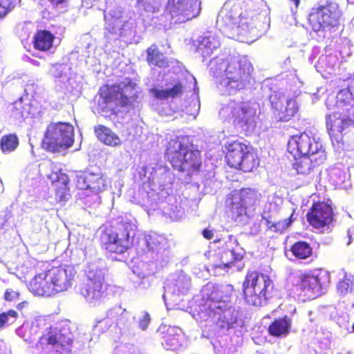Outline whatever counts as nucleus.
I'll use <instances>...</instances> for the list:
<instances>
[{
  "mask_svg": "<svg viewBox=\"0 0 354 354\" xmlns=\"http://www.w3.org/2000/svg\"><path fill=\"white\" fill-rule=\"evenodd\" d=\"M165 157L174 170L187 177L191 178L202 171V153L187 136L170 139L166 146Z\"/></svg>",
  "mask_w": 354,
  "mask_h": 354,
  "instance_id": "obj_1",
  "label": "nucleus"
},
{
  "mask_svg": "<svg viewBox=\"0 0 354 354\" xmlns=\"http://www.w3.org/2000/svg\"><path fill=\"white\" fill-rule=\"evenodd\" d=\"M76 272L70 265L53 266L46 271L36 274L28 286L35 295L51 297L71 288Z\"/></svg>",
  "mask_w": 354,
  "mask_h": 354,
  "instance_id": "obj_2",
  "label": "nucleus"
},
{
  "mask_svg": "<svg viewBox=\"0 0 354 354\" xmlns=\"http://www.w3.org/2000/svg\"><path fill=\"white\" fill-rule=\"evenodd\" d=\"M130 221H121L115 225L100 232L99 243L105 253L113 259L125 253L131 248L130 232L133 230Z\"/></svg>",
  "mask_w": 354,
  "mask_h": 354,
  "instance_id": "obj_3",
  "label": "nucleus"
},
{
  "mask_svg": "<svg viewBox=\"0 0 354 354\" xmlns=\"http://www.w3.org/2000/svg\"><path fill=\"white\" fill-rule=\"evenodd\" d=\"M325 124L333 145H343L345 137L354 127V106L337 102L334 111L326 115Z\"/></svg>",
  "mask_w": 354,
  "mask_h": 354,
  "instance_id": "obj_4",
  "label": "nucleus"
},
{
  "mask_svg": "<svg viewBox=\"0 0 354 354\" xmlns=\"http://www.w3.org/2000/svg\"><path fill=\"white\" fill-rule=\"evenodd\" d=\"M225 160L228 167L245 173L253 172L260 164V158L253 147L239 140L224 145Z\"/></svg>",
  "mask_w": 354,
  "mask_h": 354,
  "instance_id": "obj_5",
  "label": "nucleus"
},
{
  "mask_svg": "<svg viewBox=\"0 0 354 354\" xmlns=\"http://www.w3.org/2000/svg\"><path fill=\"white\" fill-rule=\"evenodd\" d=\"M295 286L297 291L308 299L324 294L330 283L329 272L322 268L299 270L295 277Z\"/></svg>",
  "mask_w": 354,
  "mask_h": 354,
  "instance_id": "obj_6",
  "label": "nucleus"
},
{
  "mask_svg": "<svg viewBox=\"0 0 354 354\" xmlns=\"http://www.w3.org/2000/svg\"><path fill=\"white\" fill-rule=\"evenodd\" d=\"M272 285L269 276L255 270L248 271L243 282L245 302L254 306H263L268 302V289Z\"/></svg>",
  "mask_w": 354,
  "mask_h": 354,
  "instance_id": "obj_7",
  "label": "nucleus"
},
{
  "mask_svg": "<svg viewBox=\"0 0 354 354\" xmlns=\"http://www.w3.org/2000/svg\"><path fill=\"white\" fill-rule=\"evenodd\" d=\"M253 66L248 59L233 56L227 59L223 83L230 90L244 89L252 79Z\"/></svg>",
  "mask_w": 354,
  "mask_h": 354,
  "instance_id": "obj_8",
  "label": "nucleus"
},
{
  "mask_svg": "<svg viewBox=\"0 0 354 354\" xmlns=\"http://www.w3.org/2000/svg\"><path fill=\"white\" fill-rule=\"evenodd\" d=\"M74 143V127L68 122L49 124L46 129L42 145L47 151L57 152L71 147Z\"/></svg>",
  "mask_w": 354,
  "mask_h": 354,
  "instance_id": "obj_9",
  "label": "nucleus"
},
{
  "mask_svg": "<svg viewBox=\"0 0 354 354\" xmlns=\"http://www.w3.org/2000/svg\"><path fill=\"white\" fill-rule=\"evenodd\" d=\"M260 197L257 191L251 188L234 189L227 195L225 204L232 216L237 218L245 215L248 207L256 205Z\"/></svg>",
  "mask_w": 354,
  "mask_h": 354,
  "instance_id": "obj_10",
  "label": "nucleus"
},
{
  "mask_svg": "<svg viewBox=\"0 0 354 354\" xmlns=\"http://www.w3.org/2000/svg\"><path fill=\"white\" fill-rule=\"evenodd\" d=\"M341 12L337 3L327 2L315 8L308 17V21L313 30L318 32L339 25Z\"/></svg>",
  "mask_w": 354,
  "mask_h": 354,
  "instance_id": "obj_11",
  "label": "nucleus"
},
{
  "mask_svg": "<svg viewBox=\"0 0 354 354\" xmlns=\"http://www.w3.org/2000/svg\"><path fill=\"white\" fill-rule=\"evenodd\" d=\"M234 128L248 136L256 127V111L245 102H239L230 107V118Z\"/></svg>",
  "mask_w": 354,
  "mask_h": 354,
  "instance_id": "obj_12",
  "label": "nucleus"
},
{
  "mask_svg": "<svg viewBox=\"0 0 354 354\" xmlns=\"http://www.w3.org/2000/svg\"><path fill=\"white\" fill-rule=\"evenodd\" d=\"M200 10L198 0H168L165 13L175 23H183L197 17Z\"/></svg>",
  "mask_w": 354,
  "mask_h": 354,
  "instance_id": "obj_13",
  "label": "nucleus"
},
{
  "mask_svg": "<svg viewBox=\"0 0 354 354\" xmlns=\"http://www.w3.org/2000/svg\"><path fill=\"white\" fill-rule=\"evenodd\" d=\"M334 217L331 203L324 201L313 203L306 214L308 223L317 230L329 227L333 223Z\"/></svg>",
  "mask_w": 354,
  "mask_h": 354,
  "instance_id": "obj_14",
  "label": "nucleus"
},
{
  "mask_svg": "<svg viewBox=\"0 0 354 354\" xmlns=\"http://www.w3.org/2000/svg\"><path fill=\"white\" fill-rule=\"evenodd\" d=\"M288 151L295 158L301 155H308L325 151L322 145L306 133L292 136L288 142Z\"/></svg>",
  "mask_w": 354,
  "mask_h": 354,
  "instance_id": "obj_15",
  "label": "nucleus"
},
{
  "mask_svg": "<svg viewBox=\"0 0 354 354\" xmlns=\"http://www.w3.org/2000/svg\"><path fill=\"white\" fill-rule=\"evenodd\" d=\"M157 337L166 350L176 351L183 346L185 337L178 327L161 324L156 330Z\"/></svg>",
  "mask_w": 354,
  "mask_h": 354,
  "instance_id": "obj_16",
  "label": "nucleus"
},
{
  "mask_svg": "<svg viewBox=\"0 0 354 354\" xmlns=\"http://www.w3.org/2000/svg\"><path fill=\"white\" fill-rule=\"evenodd\" d=\"M326 160V151L297 156L295 158L294 167L297 172L302 175H309L319 171L321 165L324 164Z\"/></svg>",
  "mask_w": 354,
  "mask_h": 354,
  "instance_id": "obj_17",
  "label": "nucleus"
},
{
  "mask_svg": "<svg viewBox=\"0 0 354 354\" xmlns=\"http://www.w3.org/2000/svg\"><path fill=\"white\" fill-rule=\"evenodd\" d=\"M76 186L79 189L98 192L104 190L106 185L100 174L84 171L76 176Z\"/></svg>",
  "mask_w": 354,
  "mask_h": 354,
  "instance_id": "obj_18",
  "label": "nucleus"
},
{
  "mask_svg": "<svg viewBox=\"0 0 354 354\" xmlns=\"http://www.w3.org/2000/svg\"><path fill=\"white\" fill-rule=\"evenodd\" d=\"M239 5L234 4L230 10L226 11L223 15L219 16V20L225 26L232 29L234 28H248L250 19L248 17L242 16L240 12Z\"/></svg>",
  "mask_w": 354,
  "mask_h": 354,
  "instance_id": "obj_19",
  "label": "nucleus"
},
{
  "mask_svg": "<svg viewBox=\"0 0 354 354\" xmlns=\"http://www.w3.org/2000/svg\"><path fill=\"white\" fill-rule=\"evenodd\" d=\"M214 316H217L216 324L221 328L230 329L233 328L237 321L235 310L232 308H222L219 305L212 308Z\"/></svg>",
  "mask_w": 354,
  "mask_h": 354,
  "instance_id": "obj_20",
  "label": "nucleus"
},
{
  "mask_svg": "<svg viewBox=\"0 0 354 354\" xmlns=\"http://www.w3.org/2000/svg\"><path fill=\"white\" fill-rule=\"evenodd\" d=\"M104 277L98 275L93 278H88L86 283L81 288V293L88 299H97L102 296L103 290Z\"/></svg>",
  "mask_w": 354,
  "mask_h": 354,
  "instance_id": "obj_21",
  "label": "nucleus"
},
{
  "mask_svg": "<svg viewBox=\"0 0 354 354\" xmlns=\"http://www.w3.org/2000/svg\"><path fill=\"white\" fill-rule=\"evenodd\" d=\"M292 326V319L288 315L274 319L268 326V332L275 337L287 336Z\"/></svg>",
  "mask_w": 354,
  "mask_h": 354,
  "instance_id": "obj_22",
  "label": "nucleus"
},
{
  "mask_svg": "<svg viewBox=\"0 0 354 354\" xmlns=\"http://www.w3.org/2000/svg\"><path fill=\"white\" fill-rule=\"evenodd\" d=\"M94 133L97 140L105 145L118 147L122 145L120 138L109 127L102 124L94 127Z\"/></svg>",
  "mask_w": 354,
  "mask_h": 354,
  "instance_id": "obj_23",
  "label": "nucleus"
},
{
  "mask_svg": "<svg viewBox=\"0 0 354 354\" xmlns=\"http://www.w3.org/2000/svg\"><path fill=\"white\" fill-rule=\"evenodd\" d=\"M146 53V61L149 66L158 67L160 68H165L169 66V59L160 50L157 44H151L149 48H147Z\"/></svg>",
  "mask_w": 354,
  "mask_h": 354,
  "instance_id": "obj_24",
  "label": "nucleus"
},
{
  "mask_svg": "<svg viewBox=\"0 0 354 354\" xmlns=\"http://www.w3.org/2000/svg\"><path fill=\"white\" fill-rule=\"evenodd\" d=\"M136 86V84L131 80H129L127 83H124L120 89L118 100H116L117 105L121 107L131 106L137 97L136 94L133 92Z\"/></svg>",
  "mask_w": 354,
  "mask_h": 354,
  "instance_id": "obj_25",
  "label": "nucleus"
},
{
  "mask_svg": "<svg viewBox=\"0 0 354 354\" xmlns=\"http://www.w3.org/2000/svg\"><path fill=\"white\" fill-rule=\"evenodd\" d=\"M55 36L48 30H39L36 32L33 38V46L39 51H47L53 47Z\"/></svg>",
  "mask_w": 354,
  "mask_h": 354,
  "instance_id": "obj_26",
  "label": "nucleus"
},
{
  "mask_svg": "<svg viewBox=\"0 0 354 354\" xmlns=\"http://www.w3.org/2000/svg\"><path fill=\"white\" fill-rule=\"evenodd\" d=\"M290 252L299 260H306L313 254V249L311 245L305 241L295 242L290 246Z\"/></svg>",
  "mask_w": 354,
  "mask_h": 354,
  "instance_id": "obj_27",
  "label": "nucleus"
},
{
  "mask_svg": "<svg viewBox=\"0 0 354 354\" xmlns=\"http://www.w3.org/2000/svg\"><path fill=\"white\" fill-rule=\"evenodd\" d=\"M183 92V86L180 81L176 82L170 88L158 89L153 88L151 90V93L158 100L174 99L182 95Z\"/></svg>",
  "mask_w": 354,
  "mask_h": 354,
  "instance_id": "obj_28",
  "label": "nucleus"
},
{
  "mask_svg": "<svg viewBox=\"0 0 354 354\" xmlns=\"http://www.w3.org/2000/svg\"><path fill=\"white\" fill-rule=\"evenodd\" d=\"M121 88L118 84H104L100 88L98 93L104 103L109 104L118 100Z\"/></svg>",
  "mask_w": 354,
  "mask_h": 354,
  "instance_id": "obj_29",
  "label": "nucleus"
},
{
  "mask_svg": "<svg viewBox=\"0 0 354 354\" xmlns=\"http://www.w3.org/2000/svg\"><path fill=\"white\" fill-rule=\"evenodd\" d=\"M19 141L16 133L3 135L0 140V149L3 153L14 151L19 146Z\"/></svg>",
  "mask_w": 354,
  "mask_h": 354,
  "instance_id": "obj_30",
  "label": "nucleus"
},
{
  "mask_svg": "<svg viewBox=\"0 0 354 354\" xmlns=\"http://www.w3.org/2000/svg\"><path fill=\"white\" fill-rule=\"evenodd\" d=\"M337 292L341 296H345L354 290V277L352 274H344L342 279L336 285Z\"/></svg>",
  "mask_w": 354,
  "mask_h": 354,
  "instance_id": "obj_31",
  "label": "nucleus"
},
{
  "mask_svg": "<svg viewBox=\"0 0 354 354\" xmlns=\"http://www.w3.org/2000/svg\"><path fill=\"white\" fill-rule=\"evenodd\" d=\"M286 106L278 113L280 120L288 122L298 112V106L296 100L293 99L286 100Z\"/></svg>",
  "mask_w": 354,
  "mask_h": 354,
  "instance_id": "obj_32",
  "label": "nucleus"
},
{
  "mask_svg": "<svg viewBox=\"0 0 354 354\" xmlns=\"http://www.w3.org/2000/svg\"><path fill=\"white\" fill-rule=\"evenodd\" d=\"M44 165L47 171H48L46 176L53 183L57 182L61 179L64 180V178L66 177V176L62 172V169L57 163L48 160Z\"/></svg>",
  "mask_w": 354,
  "mask_h": 354,
  "instance_id": "obj_33",
  "label": "nucleus"
},
{
  "mask_svg": "<svg viewBox=\"0 0 354 354\" xmlns=\"http://www.w3.org/2000/svg\"><path fill=\"white\" fill-rule=\"evenodd\" d=\"M207 290V298L208 300L220 303L221 301H225L226 299L225 297L222 295L223 290L215 285L207 286L206 287Z\"/></svg>",
  "mask_w": 354,
  "mask_h": 354,
  "instance_id": "obj_34",
  "label": "nucleus"
},
{
  "mask_svg": "<svg viewBox=\"0 0 354 354\" xmlns=\"http://www.w3.org/2000/svg\"><path fill=\"white\" fill-rule=\"evenodd\" d=\"M292 216H293V213H292L291 215L288 218H287L284 220L279 221L277 222L274 223V224H272V225H270V231H271L272 232H276V233L283 232L286 230H287L290 226V225L295 220L292 218Z\"/></svg>",
  "mask_w": 354,
  "mask_h": 354,
  "instance_id": "obj_35",
  "label": "nucleus"
},
{
  "mask_svg": "<svg viewBox=\"0 0 354 354\" xmlns=\"http://www.w3.org/2000/svg\"><path fill=\"white\" fill-rule=\"evenodd\" d=\"M234 255L233 250L230 251H225L222 252L221 255V263L218 264L213 265V267L216 268H228L232 267V266L234 264V263L236 261L241 260L243 258V256L241 255H236L234 257V260L232 261H227L225 260H223L224 258H227L228 256H232Z\"/></svg>",
  "mask_w": 354,
  "mask_h": 354,
  "instance_id": "obj_36",
  "label": "nucleus"
},
{
  "mask_svg": "<svg viewBox=\"0 0 354 354\" xmlns=\"http://www.w3.org/2000/svg\"><path fill=\"white\" fill-rule=\"evenodd\" d=\"M287 100L284 95L274 92L272 93L269 97V101L271 104L272 108L276 111L279 113L280 111L283 108V102Z\"/></svg>",
  "mask_w": 354,
  "mask_h": 354,
  "instance_id": "obj_37",
  "label": "nucleus"
},
{
  "mask_svg": "<svg viewBox=\"0 0 354 354\" xmlns=\"http://www.w3.org/2000/svg\"><path fill=\"white\" fill-rule=\"evenodd\" d=\"M17 317L18 314L14 310L0 314V328L3 327L6 324L13 323Z\"/></svg>",
  "mask_w": 354,
  "mask_h": 354,
  "instance_id": "obj_38",
  "label": "nucleus"
},
{
  "mask_svg": "<svg viewBox=\"0 0 354 354\" xmlns=\"http://www.w3.org/2000/svg\"><path fill=\"white\" fill-rule=\"evenodd\" d=\"M71 344V341H68L66 344H63L61 341L54 348H50L48 351V353L49 354H70L71 353V349H70Z\"/></svg>",
  "mask_w": 354,
  "mask_h": 354,
  "instance_id": "obj_39",
  "label": "nucleus"
},
{
  "mask_svg": "<svg viewBox=\"0 0 354 354\" xmlns=\"http://www.w3.org/2000/svg\"><path fill=\"white\" fill-rule=\"evenodd\" d=\"M14 8L13 0H0V17H5Z\"/></svg>",
  "mask_w": 354,
  "mask_h": 354,
  "instance_id": "obj_40",
  "label": "nucleus"
},
{
  "mask_svg": "<svg viewBox=\"0 0 354 354\" xmlns=\"http://www.w3.org/2000/svg\"><path fill=\"white\" fill-rule=\"evenodd\" d=\"M18 292L12 289H7L4 293V299L7 301H11L18 298Z\"/></svg>",
  "mask_w": 354,
  "mask_h": 354,
  "instance_id": "obj_41",
  "label": "nucleus"
},
{
  "mask_svg": "<svg viewBox=\"0 0 354 354\" xmlns=\"http://www.w3.org/2000/svg\"><path fill=\"white\" fill-rule=\"evenodd\" d=\"M150 316L148 313H145L139 320V327L142 330H146L150 322Z\"/></svg>",
  "mask_w": 354,
  "mask_h": 354,
  "instance_id": "obj_42",
  "label": "nucleus"
},
{
  "mask_svg": "<svg viewBox=\"0 0 354 354\" xmlns=\"http://www.w3.org/2000/svg\"><path fill=\"white\" fill-rule=\"evenodd\" d=\"M61 341V337H57L56 335H50L47 339L48 344L51 345V348H54Z\"/></svg>",
  "mask_w": 354,
  "mask_h": 354,
  "instance_id": "obj_43",
  "label": "nucleus"
},
{
  "mask_svg": "<svg viewBox=\"0 0 354 354\" xmlns=\"http://www.w3.org/2000/svg\"><path fill=\"white\" fill-rule=\"evenodd\" d=\"M203 236L207 240H210L213 238L214 234L212 230L205 229L203 230Z\"/></svg>",
  "mask_w": 354,
  "mask_h": 354,
  "instance_id": "obj_44",
  "label": "nucleus"
},
{
  "mask_svg": "<svg viewBox=\"0 0 354 354\" xmlns=\"http://www.w3.org/2000/svg\"><path fill=\"white\" fill-rule=\"evenodd\" d=\"M68 1V0H48V1L55 8L58 7L59 5H62L64 3H66Z\"/></svg>",
  "mask_w": 354,
  "mask_h": 354,
  "instance_id": "obj_45",
  "label": "nucleus"
},
{
  "mask_svg": "<svg viewBox=\"0 0 354 354\" xmlns=\"http://www.w3.org/2000/svg\"><path fill=\"white\" fill-rule=\"evenodd\" d=\"M272 224H274V223L270 221L268 218H266V225L268 230H270V227L272 225Z\"/></svg>",
  "mask_w": 354,
  "mask_h": 354,
  "instance_id": "obj_46",
  "label": "nucleus"
},
{
  "mask_svg": "<svg viewBox=\"0 0 354 354\" xmlns=\"http://www.w3.org/2000/svg\"><path fill=\"white\" fill-rule=\"evenodd\" d=\"M290 1H292L296 8H297L300 3V0H290Z\"/></svg>",
  "mask_w": 354,
  "mask_h": 354,
  "instance_id": "obj_47",
  "label": "nucleus"
},
{
  "mask_svg": "<svg viewBox=\"0 0 354 354\" xmlns=\"http://www.w3.org/2000/svg\"><path fill=\"white\" fill-rule=\"evenodd\" d=\"M351 330H352L353 333H354V322L352 324Z\"/></svg>",
  "mask_w": 354,
  "mask_h": 354,
  "instance_id": "obj_48",
  "label": "nucleus"
},
{
  "mask_svg": "<svg viewBox=\"0 0 354 354\" xmlns=\"http://www.w3.org/2000/svg\"><path fill=\"white\" fill-rule=\"evenodd\" d=\"M156 12V9L155 8L153 9V12Z\"/></svg>",
  "mask_w": 354,
  "mask_h": 354,
  "instance_id": "obj_49",
  "label": "nucleus"
}]
</instances>
